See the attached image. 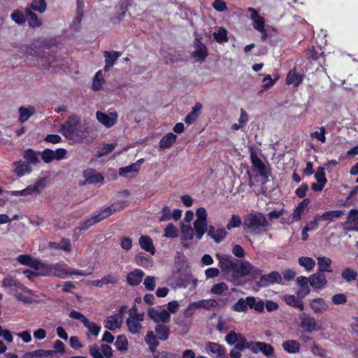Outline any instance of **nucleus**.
<instances>
[{
  "mask_svg": "<svg viewBox=\"0 0 358 358\" xmlns=\"http://www.w3.org/2000/svg\"><path fill=\"white\" fill-rule=\"evenodd\" d=\"M217 259L221 271L224 273L227 279L231 282L257 273V269L248 261L234 262L231 257L227 255H219Z\"/></svg>",
  "mask_w": 358,
  "mask_h": 358,
  "instance_id": "f257e3e1",
  "label": "nucleus"
},
{
  "mask_svg": "<svg viewBox=\"0 0 358 358\" xmlns=\"http://www.w3.org/2000/svg\"><path fill=\"white\" fill-rule=\"evenodd\" d=\"M245 229L250 233L260 234L268 231L269 223L261 213H250L244 218Z\"/></svg>",
  "mask_w": 358,
  "mask_h": 358,
  "instance_id": "f03ea898",
  "label": "nucleus"
},
{
  "mask_svg": "<svg viewBox=\"0 0 358 358\" xmlns=\"http://www.w3.org/2000/svg\"><path fill=\"white\" fill-rule=\"evenodd\" d=\"M126 206V203L124 201H118L114 203L110 206L106 208L98 214L92 215L90 218L86 220L80 226V229L86 230L89 227L100 222L101 220L109 217L113 213L123 209Z\"/></svg>",
  "mask_w": 358,
  "mask_h": 358,
  "instance_id": "7ed1b4c3",
  "label": "nucleus"
},
{
  "mask_svg": "<svg viewBox=\"0 0 358 358\" xmlns=\"http://www.w3.org/2000/svg\"><path fill=\"white\" fill-rule=\"evenodd\" d=\"M126 206V203L124 201H118L114 203L110 206L106 208L98 214L92 215L90 218L86 220L80 226V229L86 230L89 227L100 222L101 220L109 217L113 213L123 209Z\"/></svg>",
  "mask_w": 358,
  "mask_h": 358,
  "instance_id": "20e7f679",
  "label": "nucleus"
},
{
  "mask_svg": "<svg viewBox=\"0 0 358 358\" xmlns=\"http://www.w3.org/2000/svg\"><path fill=\"white\" fill-rule=\"evenodd\" d=\"M170 334V329L164 324H158L153 331H148L145 337V343L149 345L151 350H154L159 345V340H168Z\"/></svg>",
  "mask_w": 358,
  "mask_h": 358,
  "instance_id": "39448f33",
  "label": "nucleus"
},
{
  "mask_svg": "<svg viewBox=\"0 0 358 358\" xmlns=\"http://www.w3.org/2000/svg\"><path fill=\"white\" fill-rule=\"evenodd\" d=\"M144 313H138L136 306H134L129 310V317L126 324L128 331L132 334H138L143 329L142 322L144 321Z\"/></svg>",
  "mask_w": 358,
  "mask_h": 358,
  "instance_id": "423d86ee",
  "label": "nucleus"
},
{
  "mask_svg": "<svg viewBox=\"0 0 358 358\" xmlns=\"http://www.w3.org/2000/svg\"><path fill=\"white\" fill-rule=\"evenodd\" d=\"M80 118L77 115H71L67 121L60 127L59 132L66 138L73 139L78 136L80 132Z\"/></svg>",
  "mask_w": 358,
  "mask_h": 358,
  "instance_id": "0eeeda50",
  "label": "nucleus"
},
{
  "mask_svg": "<svg viewBox=\"0 0 358 358\" xmlns=\"http://www.w3.org/2000/svg\"><path fill=\"white\" fill-rule=\"evenodd\" d=\"M207 212L203 208H199L196 211V219L194 222V229H195V236L197 240L202 238L207 231Z\"/></svg>",
  "mask_w": 358,
  "mask_h": 358,
  "instance_id": "6e6552de",
  "label": "nucleus"
},
{
  "mask_svg": "<svg viewBox=\"0 0 358 358\" xmlns=\"http://www.w3.org/2000/svg\"><path fill=\"white\" fill-rule=\"evenodd\" d=\"M299 317L300 320L299 328L301 329L303 331L312 333L322 329V328L317 325L315 317L309 314L302 313Z\"/></svg>",
  "mask_w": 358,
  "mask_h": 358,
  "instance_id": "1a4fd4ad",
  "label": "nucleus"
},
{
  "mask_svg": "<svg viewBox=\"0 0 358 358\" xmlns=\"http://www.w3.org/2000/svg\"><path fill=\"white\" fill-rule=\"evenodd\" d=\"M148 317L155 323H168L171 320L169 311L161 307L150 308L147 311Z\"/></svg>",
  "mask_w": 358,
  "mask_h": 358,
  "instance_id": "9d476101",
  "label": "nucleus"
},
{
  "mask_svg": "<svg viewBox=\"0 0 358 358\" xmlns=\"http://www.w3.org/2000/svg\"><path fill=\"white\" fill-rule=\"evenodd\" d=\"M247 10L250 14V19L252 21V24L253 28L260 32L262 37L264 38L266 37L264 19L259 15L258 12L255 8L252 7H249Z\"/></svg>",
  "mask_w": 358,
  "mask_h": 358,
  "instance_id": "9b49d317",
  "label": "nucleus"
},
{
  "mask_svg": "<svg viewBox=\"0 0 358 358\" xmlns=\"http://www.w3.org/2000/svg\"><path fill=\"white\" fill-rule=\"evenodd\" d=\"M66 150L59 148L55 150L45 149L41 152V157L44 162L50 163L53 160H61L66 157Z\"/></svg>",
  "mask_w": 358,
  "mask_h": 358,
  "instance_id": "f8f14e48",
  "label": "nucleus"
},
{
  "mask_svg": "<svg viewBox=\"0 0 358 358\" xmlns=\"http://www.w3.org/2000/svg\"><path fill=\"white\" fill-rule=\"evenodd\" d=\"M226 342L229 345H236V348L238 350H243L248 348L249 343L246 339L240 334L231 331L225 338Z\"/></svg>",
  "mask_w": 358,
  "mask_h": 358,
  "instance_id": "ddd939ff",
  "label": "nucleus"
},
{
  "mask_svg": "<svg viewBox=\"0 0 358 358\" xmlns=\"http://www.w3.org/2000/svg\"><path fill=\"white\" fill-rule=\"evenodd\" d=\"M250 156L254 169L258 172L260 176L266 177L268 174L266 165L252 148L250 150Z\"/></svg>",
  "mask_w": 358,
  "mask_h": 358,
  "instance_id": "4468645a",
  "label": "nucleus"
},
{
  "mask_svg": "<svg viewBox=\"0 0 358 358\" xmlns=\"http://www.w3.org/2000/svg\"><path fill=\"white\" fill-rule=\"evenodd\" d=\"M96 117L102 125L107 128H110L116 124L118 115L116 112L105 113L101 111H97L96 113Z\"/></svg>",
  "mask_w": 358,
  "mask_h": 358,
  "instance_id": "2eb2a0df",
  "label": "nucleus"
},
{
  "mask_svg": "<svg viewBox=\"0 0 358 358\" xmlns=\"http://www.w3.org/2000/svg\"><path fill=\"white\" fill-rule=\"evenodd\" d=\"M2 285L5 287L9 288L15 294L19 290L24 291L26 293H31V290L23 286L16 278L12 276L5 278L2 282Z\"/></svg>",
  "mask_w": 358,
  "mask_h": 358,
  "instance_id": "dca6fc26",
  "label": "nucleus"
},
{
  "mask_svg": "<svg viewBox=\"0 0 358 358\" xmlns=\"http://www.w3.org/2000/svg\"><path fill=\"white\" fill-rule=\"evenodd\" d=\"M310 308L315 314H322L329 309V303L324 299L317 297L309 300Z\"/></svg>",
  "mask_w": 358,
  "mask_h": 358,
  "instance_id": "f3484780",
  "label": "nucleus"
},
{
  "mask_svg": "<svg viewBox=\"0 0 358 358\" xmlns=\"http://www.w3.org/2000/svg\"><path fill=\"white\" fill-rule=\"evenodd\" d=\"M71 268L64 263L50 264L51 276H57L65 279L69 275Z\"/></svg>",
  "mask_w": 358,
  "mask_h": 358,
  "instance_id": "a211bd4d",
  "label": "nucleus"
},
{
  "mask_svg": "<svg viewBox=\"0 0 358 358\" xmlns=\"http://www.w3.org/2000/svg\"><path fill=\"white\" fill-rule=\"evenodd\" d=\"M309 284L315 290H322L326 287L327 280L324 273H315L309 277Z\"/></svg>",
  "mask_w": 358,
  "mask_h": 358,
  "instance_id": "6ab92c4d",
  "label": "nucleus"
},
{
  "mask_svg": "<svg viewBox=\"0 0 358 358\" xmlns=\"http://www.w3.org/2000/svg\"><path fill=\"white\" fill-rule=\"evenodd\" d=\"M194 236L195 229L190 224L181 222V240L182 245L185 247H189V242L193 240Z\"/></svg>",
  "mask_w": 358,
  "mask_h": 358,
  "instance_id": "aec40b11",
  "label": "nucleus"
},
{
  "mask_svg": "<svg viewBox=\"0 0 358 358\" xmlns=\"http://www.w3.org/2000/svg\"><path fill=\"white\" fill-rule=\"evenodd\" d=\"M199 307L206 310L218 308L220 305L225 306L229 303L227 298L220 299L219 301L215 299H206L198 301Z\"/></svg>",
  "mask_w": 358,
  "mask_h": 358,
  "instance_id": "412c9836",
  "label": "nucleus"
},
{
  "mask_svg": "<svg viewBox=\"0 0 358 358\" xmlns=\"http://www.w3.org/2000/svg\"><path fill=\"white\" fill-rule=\"evenodd\" d=\"M205 350L213 358H224L225 357L224 348L216 343H206Z\"/></svg>",
  "mask_w": 358,
  "mask_h": 358,
  "instance_id": "4be33fe9",
  "label": "nucleus"
},
{
  "mask_svg": "<svg viewBox=\"0 0 358 358\" xmlns=\"http://www.w3.org/2000/svg\"><path fill=\"white\" fill-rule=\"evenodd\" d=\"M195 50L192 55L196 62H203L208 56V50L206 46L198 38L194 41Z\"/></svg>",
  "mask_w": 358,
  "mask_h": 358,
  "instance_id": "5701e85b",
  "label": "nucleus"
},
{
  "mask_svg": "<svg viewBox=\"0 0 358 358\" xmlns=\"http://www.w3.org/2000/svg\"><path fill=\"white\" fill-rule=\"evenodd\" d=\"M281 280V275L277 271H272L270 273L262 275L259 283L262 287H266L275 283H280Z\"/></svg>",
  "mask_w": 358,
  "mask_h": 358,
  "instance_id": "b1692460",
  "label": "nucleus"
},
{
  "mask_svg": "<svg viewBox=\"0 0 358 358\" xmlns=\"http://www.w3.org/2000/svg\"><path fill=\"white\" fill-rule=\"evenodd\" d=\"M125 308L124 306L121 308L120 312H122ZM122 324V317L121 313L110 315L106 318L105 327L110 330H115L121 327Z\"/></svg>",
  "mask_w": 358,
  "mask_h": 358,
  "instance_id": "393cba45",
  "label": "nucleus"
},
{
  "mask_svg": "<svg viewBox=\"0 0 358 358\" xmlns=\"http://www.w3.org/2000/svg\"><path fill=\"white\" fill-rule=\"evenodd\" d=\"M248 348L255 353L262 352L267 356L271 355L273 352V348L271 345L262 342H250Z\"/></svg>",
  "mask_w": 358,
  "mask_h": 358,
  "instance_id": "a878e982",
  "label": "nucleus"
},
{
  "mask_svg": "<svg viewBox=\"0 0 358 358\" xmlns=\"http://www.w3.org/2000/svg\"><path fill=\"white\" fill-rule=\"evenodd\" d=\"M309 203L308 199H304L300 202L298 206L295 208L292 216L288 218V220L285 222L290 224L294 222H297L301 220V215L303 214L306 208Z\"/></svg>",
  "mask_w": 358,
  "mask_h": 358,
  "instance_id": "bb28decb",
  "label": "nucleus"
},
{
  "mask_svg": "<svg viewBox=\"0 0 358 358\" xmlns=\"http://www.w3.org/2000/svg\"><path fill=\"white\" fill-rule=\"evenodd\" d=\"M83 177L90 184L102 183L103 177L92 169H88L83 171Z\"/></svg>",
  "mask_w": 358,
  "mask_h": 358,
  "instance_id": "cd10ccee",
  "label": "nucleus"
},
{
  "mask_svg": "<svg viewBox=\"0 0 358 358\" xmlns=\"http://www.w3.org/2000/svg\"><path fill=\"white\" fill-rule=\"evenodd\" d=\"M34 269L37 276H51L50 264H48L39 260L34 263Z\"/></svg>",
  "mask_w": 358,
  "mask_h": 358,
  "instance_id": "c85d7f7f",
  "label": "nucleus"
},
{
  "mask_svg": "<svg viewBox=\"0 0 358 358\" xmlns=\"http://www.w3.org/2000/svg\"><path fill=\"white\" fill-rule=\"evenodd\" d=\"M14 173L18 177H22L26 174H29L31 172L32 169L29 163L24 161H18L13 164Z\"/></svg>",
  "mask_w": 358,
  "mask_h": 358,
  "instance_id": "c756f323",
  "label": "nucleus"
},
{
  "mask_svg": "<svg viewBox=\"0 0 358 358\" xmlns=\"http://www.w3.org/2000/svg\"><path fill=\"white\" fill-rule=\"evenodd\" d=\"M103 55L105 57L104 70L108 71L115 64V62L121 56V52L117 51H105Z\"/></svg>",
  "mask_w": 358,
  "mask_h": 358,
  "instance_id": "7c9ffc66",
  "label": "nucleus"
},
{
  "mask_svg": "<svg viewBox=\"0 0 358 358\" xmlns=\"http://www.w3.org/2000/svg\"><path fill=\"white\" fill-rule=\"evenodd\" d=\"M207 234L215 242L220 243L225 238L227 231L224 229H215L214 227L210 226L208 229Z\"/></svg>",
  "mask_w": 358,
  "mask_h": 358,
  "instance_id": "2f4dec72",
  "label": "nucleus"
},
{
  "mask_svg": "<svg viewBox=\"0 0 358 358\" xmlns=\"http://www.w3.org/2000/svg\"><path fill=\"white\" fill-rule=\"evenodd\" d=\"M144 273L140 269H135L134 271L128 273L127 281L128 284L132 286L138 285L142 281Z\"/></svg>",
  "mask_w": 358,
  "mask_h": 358,
  "instance_id": "473e14b6",
  "label": "nucleus"
},
{
  "mask_svg": "<svg viewBox=\"0 0 358 358\" xmlns=\"http://www.w3.org/2000/svg\"><path fill=\"white\" fill-rule=\"evenodd\" d=\"M141 248L146 252L154 255L155 253V248L153 245L152 240L148 236H141L138 240Z\"/></svg>",
  "mask_w": 358,
  "mask_h": 358,
  "instance_id": "72a5a7b5",
  "label": "nucleus"
},
{
  "mask_svg": "<svg viewBox=\"0 0 358 358\" xmlns=\"http://www.w3.org/2000/svg\"><path fill=\"white\" fill-rule=\"evenodd\" d=\"M202 109V104L201 103H195L192 108V111L185 118V122L187 124H191L194 122L201 114Z\"/></svg>",
  "mask_w": 358,
  "mask_h": 358,
  "instance_id": "f704fd0d",
  "label": "nucleus"
},
{
  "mask_svg": "<svg viewBox=\"0 0 358 358\" xmlns=\"http://www.w3.org/2000/svg\"><path fill=\"white\" fill-rule=\"evenodd\" d=\"M343 215L344 212L343 210H330L325 212L322 215H317V218L320 219V220L332 222L336 219L341 217Z\"/></svg>",
  "mask_w": 358,
  "mask_h": 358,
  "instance_id": "c9c22d12",
  "label": "nucleus"
},
{
  "mask_svg": "<svg viewBox=\"0 0 358 358\" xmlns=\"http://www.w3.org/2000/svg\"><path fill=\"white\" fill-rule=\"evenodd\" d=\"M41 152H37L32 149H27L24 152L23 157L26 159V162L31 164H38L40 162L39 157Z\"/></svg>",
  "mask_w": 358,
  "mask_h": 358,
  "instance_id": "e433bc0d",
  "label": "nucleus"
},
{
  "mask_svg": "<svg viewBox=\"0 0 358 358\" xmlns=\"http://www.w3.org/2000/svg\"><path fill=\"white\" fill-rule=\"evenodd\" d=\"M19 121L21 123L25 122L28 119L33 115L35 112V108L32 106L28 107H20L19 108Z\"/></svg>",
  "mask_w": 358,
  "mask_h": 358,
  "instance_id": "4c0bfd02",
  "label": "nucleus"
},
{
  "mask_svg": "<svg viewBox=\"0 0 358 358\" xmlns=\"http://www.w3.org/2000/svg\"><path fill=\"white\" fill-rule=\"evenodd\" d=\"M177 136L173 133H168L159 141V145L162 149L169 148L176 141Z\"/></svg>",
  "mask_w": 358,
  "mask_h": 358,
  "instance_id": "58836bf2",
  "label": "nucleus"
},
{
  "mask_svg": "<svg viewBox=\"0 0 358 358\" xmlns=\"http://www.w3.org/2000/svg\"><path fill=\"white\" fill-rule=\"evenodd\" d=\"M283 298L287 305L296 307L301 310H303L304 306L301 298L291 294L285 295Z\"/></svg>",
  "mask_w": 358,
  "mask_h": 358,
  "instance_id": "ea45409f",
  "label": "nucleus"
},
{
  "mask_svg": "<svg viewBox=\"0 0 358 358\" xmlns=\"http://www.w3.org/2000/svg\"><path fill=\"white\" fill-rule=\"evenodd\" d=\"M22 293L17 292L15 294L17 299L26 303H35L38 301V297L31 291V293H26L24 291H22Z\"/></svg>",
  "mask_w": 358,
  "mask_h": 358,
  "instance_id": "a19ab883",
  "label": "nucleus"
},
{
  "mask_svg": "<svg viewBox=\"0 0 358 358\" xmlns=\"http://www.w3.org/2000/svg\"><path fill=\"white\" fill-rule=\"evenodd\" d=\"M49 247L54 250H62L65 252H71V245L69 239H62L59 243L50 242Z\"/></svg>",
  "mask_w": 358,
  "mask_h": 358,
  "instance_id": "79ce46f5",
  "label": "nucleus"
},
{
  "mask_svg": "<svg viewBox=\"0 0 358 358\" xmlns=\"http://www.w3.org/2000/svg\"><path fill=\"white\" fill-rule=\"evenodd\" d=\"M248 120V115L247 112L244 109L241 108V115L238 120V122L233 124L231 129L233 131H238L243 129L247 124Z\"/></svg>",
  "mask_w": 358,
  "mask_h": 358,
  "instance_id": "37998d69",
  "label": "nucleus"
},
{
  "mask_svg": "<svg viewBox=\"0 0 358 358\" xmlns=\"http://www.w3.org/2000/svg\"><path fill=\"white\" fill-rule=\"evenodd\" d=\"M317 265L320 272H332V269L331 268V260L328 257H318Z\"/></svg>",
  "mask_w": 358,
  "mask_h": 358,
  "instance_id": "c03bdc74",
  "label": "nucleus"
},
{
  "mask_svg": "<svg viewBox=\"0 0 358 358\" xmlns=\"http://www.w3.org/2000/svg\"><path fill=\"white\" fill-rule=\"evenodd\" d=\"M302 76L296 73L294 69L291 70L287 76L286 83L287 85H294L298 87L302 82Z\"/></svg>",
  "mask_w": 358,
  "mask_h": 358,
  "instance_id": "a18cd8bd",
  "label": "nucleus"
},
{
  "mask_svg": "<svg viewBox=\"0 0 358 358\" xmlns=\"http://www.w3.org/2000/svg\"><path fill=\"white\" fill-rule=\"evenodd\" d=\"M105 83V80L103 79L102 71H98L93 78L92 89L94 91H100L103 88V85Z\"/></svg>",
  "mask_w": 358,
  "mask_h": 358,
  "instance_id": "49530a36",
  "label": "nucleus"
},
{
  "mask_svg": "<svg viewBox=\"0 0 358 358\" xmlns=\"http://www.w3.org/2000/svg\"><path fill=\"white\" fill-rule=\"evenodd\" d=\"M298 263L308 272L312 271L315 266V260L309 257H300L298 259Z\"/></svg>",
  "mask_w": 358,
  "mask_h": 358,
  "instance_id": "de8ad7c7",
  "label": "nucleus"
},
{
  "mask_svg": "<svg viewBox=\"0 0 358 358\" xmlns=\"http://www.w3.org/2000/svg\"><path fill=\"white\" fill-rule=\"evenodd\" d=\"M248 307H250V302H248V296L245 299L241 298L238 299L232 306V310L238 313L246 312Z\"/></svg>",
  "mask_w": 358,
  "mask_h": 358,
  "instance_id": "09e8293b",
  "label": "nucleus"
},
{
  "mask_svg": "<svg viewBox=\"0 0 358 358\" xmlns=\"http://www.w3.org/2000/svg\"><path fill=\"white\" fill-rule=\"evenodd\" d=\"M284 350L289 353H296L300 350V344L294 340H288L283 343Z\"/></svg>",
  "mask_w": 358,
  "mask_h": 358,
  "instance_id": "8fccbe9b",
  "label": "nucleus"
},
{
  "mask_svg": "<svg viewBox=\"0 0 358 358\" xmlns=\"http://www.w3.org/2000/svg\"><path fill=\"white\" fill-rule=\"evenodd\" d=\"M53 350H36L27 355L29 358H48L53 355Z\"/></svg>",
  "mask_w": 358,
  "mask_h": 358,
  "instance_id": "3c124183",
  "label": "nucleus"
},
{
  "mask_svg": "<svg viewBox=\"0 0 358 358\" xmlns=\"http://www.w3.org/2000/svg\"><path fill=\"white\" fill-rule=\"evenodd\" d=\"M229 289L228 285L223 282L215 284L210 289V293L216 296H221Z\"/></svg>",
  "mask_w": 358,
  "mask_h": 358,
  "instance_id": "603ef678",
  "label": "nucleus"
},
{
  "mask_svg": "<svg viewBox=\"0 0 358 358\" xmlns=\"http://www.w3.org/2000/svg\"><path fill=\"white\" fill-rule=\"evenodd\" d=\"M115 346L117 350L126 351L128 349V341L124 335H119L115 343Z\"/></svg>",
  "mask_w": 358,
  "mask_h": 358,
  "instance_id": "864d4df0",
  "label": "nucleus"
},
{
  "mask_svg": "<svg viewBox=\"0 0 358 358\" xmlns=\"http://www.w3.org/2000/svg\"><path fill=\"white\" fill-rule=\"evenodd\" d=\"M27 15L28 16V23L31 27H39L42 23L39 20L35 13L31 12L29 8L26 10Z\"/></svg>",
  "mask_w": 358,
  "mask_h": 358,
  "instance_id": "5fc2aeb1",
  "label": "nucleus"
},
{
  "mask_svg": "<svg viewBox=\"0 0 358 358\" xmlns=\"http://www.w3.org/2000/svg\"><path fill=\"white\" fill-rule=\"evenodd\" d=\"M213 36L215 41L219 43L228 41L227 31L223 27H219L218 29L214 32Z\"/></svg>",
  "mask_w": 358,
  "mask_h": 358,
  "instance_id": "6e6d98bb",
  "label": "nucleus"
},
{
  "mask_svg": "<svg viewBox=\"0 0 358 358\" xmlns=\"http://www.w3.org/2000/svg\"><path fill=\"white\" fill-rule=\"evenodd\" d=\"M138 171V164H134L133 163L125 167L120 168L119 170V174L122 177H128L129 174L132 173H137Z\"/></svg>",
  "mask_w": 358,
  "mask_h": 358,
  "instance_id": "4d7b16f0",
  "label": "nucleus"
},
{
  "mask_svg": "<svg viewBox=\"0 0 358 358\" xmlns=\"http://www.w3.org/2000/svg\"><path fill=\"white\" fill-rule=\"evenodd\" d=\"M250 308H254L256 311L262 312L264 309V303L262 300L256 301L254 296H248Z\"/></svg>",
  "mask_w": 358,
  "mask_h": 358,
  "instance_id": "13d9d810",
  "label": "nucleus"
},
{
  "mask_svg": "<svg viewBox=\"0 0 358 358\" xmlns=\"http://www.w3.org/2000/svg\"><path fill=\"white\" fill-rule=\"evenodd\" d=\"M199 308H201L199 307V304L198 301H194L192 303H189L187 308L183 311V315L186 317H192L194 313L196 312V310Z\"/></svg>",
  "mask_w": 358,
  "mask_h": 358,
  "instance_id": "bf43d9fd",
  "label": "nucleus"
},
{
  "mask_svg": "<svg viewBox=\"0 0 358 358\" xmlns=\"http://www.w3.org/2000/svg\"><path fill=\"white\" fill-rule=\"evenodd\" d=\"M342 278L348 282L356 280L357 273L352 268H347L341 273Z\"/></svg>",
  "mask_w": 358,
  "mask_h": 358,
  "instance_id": "052dcab7",
  "label": "nucleus"
},
{
  "mask_svg": "<svg viewBox=\"0 0 358 358\" xmlns=\"http://www.w3.org/2000/svg\"><path fill=\"white\" fill-rule=\"evenodd\" d=\"M348 223L351 226V228L355 230L357 224H358V210L352 209L348 217Z\"/></svg>",
  "mask_w": 358,
  "mask_h": 358,
  "instance_id": "680f3d73",
  "label": "nucleus"
},
{
  "mask_svg": "<svg viewBox=\"0 0 358 358\" xmlns=\"http://www.w3.org/2000/svg\"><path fill=\"white\" fill-rule=\"evenodd\" d=\"M31 8L41 13L45 12L46 9V3L45 0H32Z\"/></svg>",
  "mask_w": 358,
  "mask_h": 358,
  "instance_id": "e2e57ef3",
  "label": "nucleus"
},
{
  "mask_svg": "<svg viewBox=\"0 0 358 358\" xmlns=\"http://www.w3.org/2000/svg\"><path fill=\"white\" fill-rule=\"evenodd\" d=\"M116 143L104 144L97 152V157H101L111 152L116 147Z\"/></svg>",
  "mask_w": 358,
  "mask_h": 358,
  "instance_id": "0e129e2a",
  "label": "nucleus"
},
{
  "mask_svg": "<svg viewBox=\"0 0 358 358\" xmlns=\"http://www.w3.org/2000/svg\"><path fill=\"white\" fill-rule=\"evenodd\" d=\"M90 331V333L94 336H97L101 331V326L96 324L94 322H90L88 320V322L84 325Z\"/></svg>",
  "mask_w": 358,
  "mask_h": 358,
  "instance_id": "69168bd1",
  "label": "nucleus"
},
{
  "mask_svg": "<svg viewBox=\"0 0 358 358\" xmlns=\"http://www.w3.org/2000/svg\"><path fill=\"white\" fill-rule=\"evenodd\" d=\"M178 235V229L173 224H169L164 229V237L176 238Z\"/></svg>",
  "mask_w": 358,
  "mask_h": 358,
  "instance_id": "338daca9",
  "label": "nucleus"
},
{
  "mask_svg": "<svg viewBox=\"0 0 358 358\" xmlns=\"http://www.w3.org/2000/svg\"><path fill=\"white\" fill-rule=\"evenodd\" d=\"M17 262L24 265H28L34 268V263H36V259H33L31 256L28 255H21L17 257Z\"/></svg>",
  "mask_w": 358,
  "mask_h": 358,
  "instance_id": "774afa93",
  "label": "nucleus"
}]
</instances>
